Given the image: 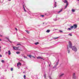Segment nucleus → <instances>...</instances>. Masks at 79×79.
Masks as SVG:
<instances>
[{
  "label": "nucleus",
  "mask_w": 79,
  "mask_h": 79,
  "mask_svg": "<svg viewBox=\"0 0 79 79\" xmlns=\"http://www.w3.org/2000/svg\"><path fill=\"white\" fill-rule=\"evenodd\" d=\"M19 45L20 47H17V50H21V47H21V44L19 43L17 44V46H18Z\"/></svg>",
  "instance_id": "nucleus-1"
},
{
  "label": "nucleus",
  "mask_w": 79,
  "mask_h": 79,
  "mask_svg": "<svg viewBox=\"0 0 79 79\" xmlns=\"http://www.w3.org/2000/svg\"><path fill=\"white\" fill-rule=\"evenodd\" d=\"M71 48L73 51H74V52H76L77 50V48L75 46H73Z\"/></svg>",
  "instance_id": "nucleus-2"
},
{
  "label": "nucleus",
  "mask_w": 79,
  "mask_h": 79,
  "mask_svg": "<svg viewBox=\"0 0 79 79\" xmlns=\"http://www.w3.org/2000/svg\"><path fill=\"white\" fill-rule=\"evenodd\" d=\"M69 48H72V47H73L72 46V43H71V41H69Z\"/></svg>",
  "instance_id": "nucleus-3"
},
{
  "label": "nucleus",
  "mask_w": 79,
  "mask_h": 79,
  "mask_svg": "<svg viewBox=\"0 0 79 79\" xmlns=\"http://www.w3.org/2000/svg\"><path fill=\"white\" fill-rule=\"evenodd\" d=\"M76 78V74L75 73H73V79H75Z\"/></svg>",
  "instance_id": "nucleus-4"
},
{
  "label": "nucleus",
  "mask_w": 79,
  "mask_h": 79,
  "mask_svg": "<svg viewBox=\"0 0 79 79\" xmlns=\"http://www.w3.org/2000/svg\"><path fill=\"white\" fill-rule=\"evenodd\" d=\"M59 63V62H57L56 64L53 67V68H56V66H57V65Z\"/></svg>",
  "instance_id": "nucleus-5"
},
{
  "label": "nucleus",
  "mask_w": 79,
  "mask_h": 79,
  "mask_svg": "<svg viewBox=\"0 0 79 79\" xmlns=\"http://www.w3.org/2000/svg\"><path fill=\"white\" fill-rule=\"evenodd\" d=\"M63 2H64V3H66V4H68V1L66 0L63 1Z\"/></svg>",
  "instance_id": "nucleus-6"
},
{
  "label": "nucleus",
  "mask_w": 79,
  "mask_h": 79,
  "mask_svg": "<svg viewBox=\"0 0 79 79\" xmlns=\"http://www.w3.org/2000/svg\"><path fill=\"white\" fill-rule=\"evenodd\" d=\"M73 27H74V29H76L77 27V26L76 24H74L73 25Z\"/></svg>",
  "instance_id": "nucleus-7"
},
{
  "label": "nucleus",
  "mask_w": 79,
  "mask_h": 79,
  "mask_svg": "<svg viewBox=\"0 0 79 79\" xmlns=\"http://www.w3.org/2000/svg\"><path fill=\"white\" fill-rule=\"evenodd\" d=\"M67 51L68 52V53H69L70 52V50L69 49V48H68V46H67Z\"/></svg>",
  "instance_id": "nucleus-8"
},
{
  "label": "nucleus",
  "mask_w": 79,
  "mask_h": 79,
  "mask_svg": "<svg viewBox=\"0 0 79 79\" xmlns=\"http://www.w3.org/2000/svg\"><path fill=\"white\" fill-rule=\"evenodd\" d=\"M19 66H21V63L19 62L17 63V66H19Z\"/></svg>",
  "instance_id": "nucleus-9"
},
{
  "label": "nucleus",
  "mask_w": 79,
  "mask_h": 79,
  "mask_svg": "<svg viewBox=\"0 0 79 79\" xmlns=\"http://www.w3.org/2000/svg\"><path fill=\"white\" fill-rule=\"evenodd\" d=\"M37 59H43V58H42V57L41 56H39L38 57H37Z\"/></svg>",
  "instance_id": "nucleus-10"
},
{
  "label": "nucleus",
  "mask_w": 79,
  "mask_h": 79,
  "mask_svg": "<svg viewBox=\"0 0 79 79\" xmlns=\"http://www.w3.org/2000/svg\"><path fill=\"white\" fill-rule=\"evenodd\" d=\"M14 50H17L18 47H13Z\"/></svg>",
  "instance_id": "nucleus-11"
},
{
  "label": "nucleus",
  "mask_w": 79,
  "mask_h": 79,
  "mask_svg": "<svg viewBox=\"0 0 79 79\" xmlns=\"http://www.w3.org/2000/svg\"><path fill=\"white\" fill-rule=\"evenodd\" d=\"M63 76H64V73H62V74L60 75L59 77H63Z\"/></svg>",
  "instance_id": "nucleus-12"
},
{
  "label": "nucleus",
  "mask_w": 79,
  "mask_h": 79,
  "mask_svg": "<svg viewBox=\"0 0 79 79\" xmlns=\"http://www.w3.org/2000/svg\"><path fill=\"white\" fill-rule=\"evenodd\" d=\"M8 53L9 55H11V52H10V51H8Z\"/></svg>",
  "instance_id": "nucleus-13"
},
{
  "label": "nucleus",
  "mask_w": 79,
  "mask_h": 79,
  "mask_svg": "<svg viewBox=\"0 0 79 79\" xmlns=\"http://www.w3.org/2000/svg\"><path fill=\"white\" fill-rule=\"evenodd\" d=\"M54 5L55 6L54 7H56V2H55V3Z\"/></svg>",
  "instance_id": "nucleus-14"
},
{
  "label": "nucleus",
  "mask_w": 79,
  "mask_h": 79,
  "mask_svg": "<svg viewBox=\"0 0 79 79\" xmlns=\"http://www.w3.org/2000/svg\"><path fill=\"white\" fill-rule=\"evenodd\" d=\"M72 12H75V10L74 9H72Z\"/></svg>",
  "instance_id": "nucleus-15"
},
{
  "label": "nucleus",
  "mask_w": 79,
  "mask_h": 79,
  "mask_svg": "<svg viewBox=\"0 0 79 79\" xmlns=\"http://www.w3.org/2000/svg\"><path fill=\"white\" fill-rule=\"evenodd\" d=\"M62 10H63V9H61L58 12V13H60V12H61L62 11Z\"/></svg>",
  "instance_id": "nucleus-16"
},
{
  "label": "nucleus",
  "mask_w": 79,
  "mask_h": 79,
  "mask_svg": "<svg viewBox=\"0 0 79 79\" xmlns=\"http://www.w3.org/2000/svg\"><path fill=\"white\" fill-rule=\"evenodd\" d=\"M68 4H67L65 7V8H67V6H68Z\"/></svg>",
  "instance_id": "nucleus-17"
},
{
  "label": "nucleus",
  "mask_w": 79,
  "mask_h": 79,
  "mask_svg": "<svg viewBox=\"0 0 79 79\" xmlns=\"http://www.w3.org/2000/svg\"><path fill=\"white\" fill-rule=\"evenodd\" d=\"M23 9L24 10V11L25 12H26V10H25V8H24V5H23Z\"/></svg>",
  "instance_id": "nucleus-18"
},
{
  "label": "nucleus",
  "mask_w": 79,
  "mask_h": 79,
  "mask_svg": "<svg viewBox=\"0 0 79 79\" xmlns=\"http://www.w3.org/2000/svg\"><path fill=\"white\" fill-rule=\"evenodd\" d=\"M16 53L17 54H20V52H16Z\"/></svg>",
  "instance_id": "nucleus-19"
},
{
  "label": "nucleus",
  "mask_w": 79,
  "mask_h": 79,
  "mask_svg": "<svg viewBox=\"0 0 79 79\" xmlns=\"http://www.w3.org/2000/svg\"><path fill=\"white\" fill-rule=\"evenodd\" d=\"M46 32H48V33L50 32V30H47V31H46Z\"/></svg>",
  "instance_id": "nucleus-20"
},
{
  "label": "nucleus",
  "mask_w": 79,
  "mask_h": 79,
  "mask_svg": "<svg viewBox=\"0 0 79 79\" xmlns=\"http://www.w3.org/2000/svg\"><path fill=\"white\" fill-rule=\"evenodd\" d=\"M39 44V42H36V43H35V45H38V44Z\"/></svg>",
  "instance_id": "nucleus-21"
},
{
  "label": "nucleus",
  "mask_w": 79,
  "mask_h": 79,
  "mask_svg": "<svg viewBox=\"0 0 79 79\" xmlns=\"http://www.w3.org/2000/svg\"><path fill=\"white\" fill-rule=\"evenodd\" d=\"M7 39H8V41H9V42H10V43H11V41H10V39H8V38H7Z\"/></svg>",
  "instance_id": "nucleus-22"
},
{
  "label": "nucleus",
  "mask_w": 79,
  "mask_h": 79,
  "mask_svg": "<svg viewBox=\"0 0 79 79\" xmlns=\"http://www.w3.org/2000/svg\"><path fill=\"white\" fill-rule=\"evenodd\" d=\"M70 28H71V29H73V28H74V26H71Z\"/></svg>",
  "instance_id": "nucleus-23"
},
{
  "label": "nucleus",
  "mask_w": 79,
  "mask_h": 79,
  "mask_svg": "<svg viewBox=\"0 0 79 79\" xmlns=\"http://www.w3.org/2000/svg\"><path fill=\"white\" fill-rule=\"evenodd\" d=\"M25 31H26V32H27V34H29V31H27V30H25Z\"/></svg>",
  "instance_id": "nucleus-24"
},
{
  "label": "nucleus",
  "mask_w": 79,
  "mask_h": 79,
  "mask_svg": "<svg viewBox=\"0 0 79 79\" xmlns=\"http://www.w3.org/2000/svg\"><path fill=\"white\" fill-rule=\"evenodd\" d=\"M10 70L11 71H13V68H11L10 69Z\"/></svg>",
  "instance_id": "nucleus-25"
},
{
  "label": "nucleus",
  "mask_w": 79,
  "mask_h": 79,
  "mask_svg": "<svg viewBox=\"0 0 79 79\" xmlns=\"http://www.w3.org/2000/svg\"><path fill=\"white\" fill-rule=\"evenodd\" d=\"M44 78H46V74H45L44 75Z\"/></svg>",
  "instance_id": "nucleus-26"
},
{
  "label": "nucleus",
  "mask_w": 79,
  "mask_h": 79,
  "mask_svg": "<svg viewBox=\"0 0 79 79\" xmlns=\"http://www.w3.org/2000/svg\"><path fill=\"white\" fill-rule=\"evenodd\" d=\"M28 56H29V57H30V58H31V57L32 56H31V55H29Z\"/></svg>",
  "instance_id": "nucleus-27"
},
{
  "label": "nucleus",
  "mask_w": 79,
  "mask_h": 79,
  "mask_svg": "<svg viewBox=\"0 0 79 79\" xmlns=\"http://www.w3.org/2000/svg\"><path fill=\"white\" fill-rule=\"evenodd\" d=\"M23 77L24 79H26V75H24Z\"/></svg>",
  "instance_id": "nucleus-28"
},
{
  "label": "nucleus",
  "mask_w": 79,
  "mask_h": 79,
  "mask_svg": "<svg viewBox=\"0 0 79 79\" xmlns=\"http://www.w3.org/2000/svg\"><path fill=\"white\" fill-rule=\"evenodd\" d=\"M59 31L60 32H61V33L63 32V31H62L59 30Z\"/></svg>",
  "instance_id": "nucleus-29"
},
{
  "label": "nucleus",
  "mask_w": 79,
  "mask_h": 79,
  "mask_svg": "<svg viewBox=\"0 0 79 79\" xmlns=\"http://www.w3.org/2000/svg\"><path fill=\"white\" fill-rule=\"evenodd\" d=\"M70 35V36H72V34H69L68 35Z\"/></svg>",
  "instance_id": "nucleus-30"
},
{
  "label": "nucleus",
  "mask_w": 79,
  "mask_h": 79,
  "mask_svg": "<svg viewBox=\"0 0 79 79\" xmlns=\"http://www.w3.org/2000/svg\"><path fill=\"white\" fill-rule=\"evenodd\" d=\"M58 38H59V37H56V38H55L54 39H58Z\"/></svg>",
  "instance_id": "nucleus-31"
},
{
  "label": "nucleus",
  "mask_w": 79,
  "mask_h": 79,
  "mask_svg": "<svg viewBox=\"0 0 79 79\" xmlns=\"http://www.w3.org/2000/svg\"><path fill=\"white\" fill-rule=\"evenodd\" d=\"M1 62H2V63H4V60H2L1 61Z\"/></svg>",
  "instance_id": "nucleus-32"
},
{
  "label": "nucleus",
  "mask_w": 79,
  "mask_h": 79,
  "mask_svg": "<svg viewBox=\"0 0 79 79\" xmlns=\"http://www.w3.org/2000/svg\"><path fill=\"white\" fill-rule=\"evenodd\" d=\"M41 16H42V17H44V15H41Z\"/></svg>",
  "instance_id": "nucleus-33"
},
{
  "label": "nucleus",
  "mask_w": 79,
  "mask_h": 79,
  "mask_svg": "<svg viewBox=\"0 0 79 79\" xmlns=\"http://www.w3.org/2000/svg\"><path fill=\"white\" fill-rule=\"evenodd\" d=\"M15 29L16 31H18V29H17V28H15Z\"/></svg>",
  "instance_id": "nucleus-34"
},
{
  "label": "nucleus",
  "mask_w": 79,
  "mask_h": 79,
  "mask_svg": "<svg viewBox=\"0 0 79 79\" xmlns=\"http://www.w3.org/2000/svg\"><path fill=\"white\" fill-rule=\"evenodd\" d=\"M24 58H27V57H26V56H24Z\"/></svg>",
  "instance_id": "nucleus-35"
},
{
  "label": "nucleus",
  "mask_w": 79,
  "mask_h": 79,
  "mask_svg": "<svg viewBox=\"0 0 79 79\" xmlns=\"http://www.w3.org/2000/svg\"><path fill=\"white\" fill-rule=\"evenodd\" d=\"M32 57H33V58H35V57H34V56H32Z\"/></svg>",
  "instance_id": "nucleus-36"
},
{
  "label": "nucleus",
  "mask_w": 79,
  "mask_h": 79,
  "mask_svg": "<svg viewBox=\"0 0 79 79\" xmlns=\"http://www.w3.org/2000/svg\"><path fill=\"white\" fill-rule=\"evenodd\" d=\"M68 30H71V29L70 28H68Z\"/></svg>",
  "instance_id": "nucleus-37"
},
{
  "label": "nucleus",
  "mask_w": 79,
  "mask_h": 79,
  "mask_svg": "<svg viewBox=\"0 0 79 79\" xmlns=\"http://www.w3.org/2000/svg\"><path fill=\"white\" fill-rule=\"evenodd\" d=\"M8 53V52H6V55H7V54Z\"/></svg>",
  "instance_id": "nucleus-38"
},
{
  "label": "nucleus",
  "mask_w": 79,
  "mask_h": 79,
  "mask_svg": "<svg viewBox=\"0 0 79 79\" xmlns=\"http://www.w3.org/2000/svg\"><path fill=\"white\" fill-rule=\"evenodd\" d=\"M0 37H2V35H1L0 34Z\"/></svg>",
  "instance_id": "nucleus-39"
},
{
  "label": "nucleus",
  "mask_w": 79,
  "mask_h": 79,
  "mask_svg": "<svg viewBox=\"0 0 79 79\" xmlns=\"http://www.w3.org/2000/svg\"><path fill=\"white\" fill-rule=\"evenodd\" d=\"M2 55H0V57H2Z\"/></svg>",
  "instance_id": "nucleus-40"
},
{
  "label": "nucleus",
  "mask_w": 79,
  "mask_h": 79,
  "mask_svg": "<svg viewBox=\"0 0 79 79\" xmlns=\"http://www.w3.org/2000/svg\"><path fill=\"white\" fill-rule=\"evenodd\" d=\"M25 73V72H23V73Z\"/></svg>",
  "instance_id": "nucleus-41"
},
{
  "label": "nucleus",
  "mask_w": 79,
  "mask_h": 79,
  "mask_svg": "<svg viewBox=\"0 0 79 79\" xmlns=\"http://www.w3.org/2000/svg\"><path fill=\"white\" fill-rule=\"evenodd\" d=\"M23 55H24L23 54H22V56H23Z\"/></svg>",
  "instance_id": "nucleus-42"
},
{
  "label": "nucleus",
  "mask_w": 79,
  "mask_h": 79,
  "mask_svg": "<svg viewBox=\"0 0 79 79\" xmlns=\"http://www.w3.org/2000/svg\"><path fill=\"white\" fill-rule=\"evenodd\" d=\"M57 62H58V63H59V60H58Z\"/></svg>",
  "instance_id": "nucleus-43"
},
{
  "label": "nucleus",
  "mask_w": 79,
  "mask_h": 79,
  "mask_svg": "<svg viewBox=\"0 0 79 79\" xmlns=\"http://www.w3.org/2000/svg\"><path fill=\"white\" fill-rule=\"evenodd\" d=\"M54 21H56V19H54Z\"/></svg>",
  "instance_id": "nucleus-44"
},
{
  "label": "nucleus",
  "mask_w": 79,
  "mask_h": 79,
  "mask_svg": "<svg viewBox=\"0 0 79 79\" xmlns=\"http://www.w3.org/2000/svg\"><path fill=\"white\" fill-rule=\"evenodd\" d=\"M0 41H2V40L0 39Z\"/></svg>",
  "instance_id": "nucleus-45"
},
{
  "label": "nucleus",
  "mask_w": 79,
  "mask_h": 79,
  "mask_svg": "<svg viewBox=\"0 0 79 79\" xmlns=\"http://www.w3.org/2000/svg\"><path fill=\"white\" fill-rule=\"evenodd\" d=\"M49 66H50V64H49Z\"/></svg>",
  "instance_id": "nucleus-46"
},
{
  "label": "nucleus",
  "mask_w": 79,
  "mask_h": 79,
  "mask_svg": "<svg viewBox=\"0 0 79 79\" xmlns=\"http://www.w3.org/2000/svg\"><path fill=\"white\" fill-rule=\"evenodd\" d=\"M8 1H11V0H8Z\"/></svg>",
  "instance_id": "nucleus-47"
},
{
  "label": "nucleus",
  "mask_w": 79,
  "mask_h": 79,
  "mask_svg": "<svg viewBox=\"0 0 79 79\" xmlns=\"http://www.w3.org/2000/svg\"><path fill=\"white\" fill-rule=\"evenodd\" d=\"M1 48V47L0 46V48Z\"/></svg>",
  "instance_id": "nucleus-48"
},
{
  "label": "nucleus",
  "mask_w": 79,
  "mask_h": 79,
  "mask_svg": "<svg viewBox=\"0 0 79 79\" xmlns=\"http://www.w3.org/2000/svg\"><path fill=\"white\" fill-rule=\"evenodd\" d=\"M5 71H6V70H5Z\"/></svg>",
  "instance_id": "nucleus-49"
},
{
  "label": "nucleus",
  "mask_w": 79,
  "mask_h": 79,
  "mask_svg": "<svg viewBox=\"0 0 79 79\" xmlns=\"http://www.w3.org/2000/svg\"><path fill=\"white\" fill-rule=\"evenodd\" d=\"M78 1H79V0H77Z\"/></svg>",
  "instance_id": "nucleus-50"
},
{
  "label": "nucleus",
  "mask_w": 79,
  "mask_h": 79,
  "mask_svg": "<svg viewBox=\"0 0 79 79\" xmlns=\"http://www.w3.org/2000/svg\"><path fill=\"white\" fill-rule=\"evenodd\" d=\"M53 8H54V7H53Z\"/></svg>",
  "instance_id": "nucleus-51"
},
{
  "label": "nucleus",
  "mask_w": 79,
  "mask_h": 79,
  "mask_svg": "<svg viewBox=\"0 0 79 79\" xmlns=\"http://www.w3.org/2000/svg\"><path fill=\"white\" fill-rule=\"evenodd\" d=\"M45 15H46V14H45Z\"/></svg>",
  "instance_id": "nucleus-52"
}]
</instances>
